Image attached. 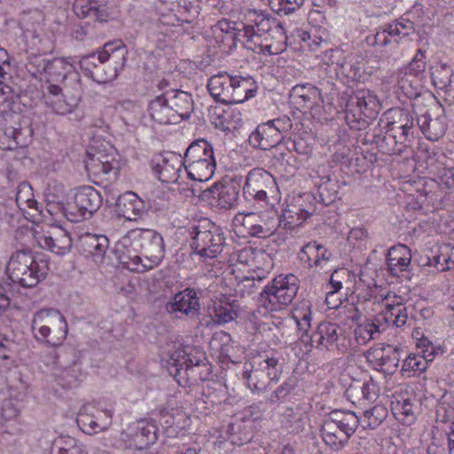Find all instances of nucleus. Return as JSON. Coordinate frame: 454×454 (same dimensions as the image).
Returning <instances> with one entry per match:
<instances>
[{
	"label": "nucleus",
	"instance_id": "obj_1",
	"mask_svg": "<svg viewBox=\"0 0 454 454\" xmlns=\"http://www.w3.org/2000/svg\"><path fill=\"white\" fill-rule=\"evenodd\" d=\"M114 252L128 270L143 272L158 266L166 249L160 232L153 229H132L116 243Z\"/></svg>",
	"mask_w": 454,
	"mask_h": 454
},
{
	"label": "nucleus",
	"instance_id": "obj_2",
	"mask_svg": "<svg viewBox=\"0 0 454 454\" xmlns=\"http://www.w3.org/2000/svg\"><path fill=\"white\" fill-rule=\"evenodd\" d=\"M49 270L47 256L34 254L28 247L13 252L6 266L9 278L25 288L36 286L46 278Z\"/></svg>",
	"mask_w": 454,
	"mask_h": 454
},
{
	"label": "nucleus",
	"instance_id": "obj_3",
	"mask_svg": "<svg viewBox=\"0 0 454 454\" xmlns=\"http://www.w3.org/2000/svg\"><path fill=\"white\" fill-rule=\"evenodd\" d=\"M188 232L191 238L190 247L200 257L214 259L226 246L225 231L208 218H200L191 223Z\"/></svg>",
	"mask_w": 454,
	"mask_h": 454
},
{
	"label": "nucleus",
	"instance_id": "obj_4",
	"mask_svg": "<svg viewBox=\"0 0 454 454\" xmlns=\"http://www.w3.org/2000/svg\"><path fill=\"white\" fill-rule=\"evenodd\" d=\"M32 332L39 342L58 347L67 337V323L58 309H43L34 315Z\"/></svg>",
	"mask_w": 454,
	"mask_h": 454
},
{
	"label": "nucleus",
	"instance_id": "obj_5",
	"mask_svg": "<svg viewBox=\"0 0 454 454\" xmlns=\"http://www.w3.org/2000/svg\"><path fill=\"white\" fill-rule=\"evenodd\" d=\"M184 163L185 171L192 180H209L216 167L212 145L205 139L193 141L184 153Z\"/></svg>",
	"mask_w": 454,
	"mask_h": 454
},
{
	"label": "nucleus",
	"instance_id": "obj_6",
	"mask_svg": "<svg viewBox=\"0 0 454 454\" xmlns=\"http://www.w3.org/2000/svg\"><path fill=\"white\" fill-rule=\"evenodd\" d=\"M300 281L294 274L279 275L267 285L259 296V303L274 311L289 305L297 294Z\"/></svg>",
	"mask_w": 454,
	"mask_h": 454
},
{
	"label": "nucleus",
	"instance_id": "obj_7",
	"mask_svg": "<svg viewBox=\"0 0 454 454\" xmlns=\"http://www.w3.org/2000/svg\"><path fill=\"white\" fill-rule=\"evenodd\" d=\"M250 369L243 372V379L253 393H262L272 382L279 380L282 366L279 359L268 355L253 358Z\"/></svg>",
	"mask_w": 454,
	"mask_h": 454
},
{
	"label": "nucleus",
	"instance_id": "obj_8",
	"mask_svg": "<svg viewBox=\"0 0 454 454\" xmlns=\"http://www.w3.org/2000/svg\"><path fill=\"white\" fill-rule=\"evenodd\" d=\"M277 189L274 176L263 168H255L248 172L243 186V194L247 200L266 203L268 194Z\"/></svg>",
	"mask_w": 454,
	"mask_h": 454
},
{
	"label": "nucleus",
	"instance_id": "obj_9",
	"mask_svg": "<svg viewBox=\"0 0 454 454\" xmlns=\"http://www.w3.org/2000/svg\"><path fill=\"white\" fill-rule=\"evenodd\" d=\"M240 186L233 182H218L201 192V199L218 209H231L238 204Z\"/></svg>",
	"mask_w": 454,
	"mask_h": 454
},
{
	"label": "nucleus",
	"instance_id": "obj_10",
	"mask_svg": "<svg viewBox=\"0 0 454 454\" xmlns=\"http://www.w3.org/2000/svg\"><path fill=\"white\" fill-rule=\"evenodd\" d=\"M34 239L39 247L60 256L68 254L73 246L69 232L60 226H51L41 231H35Z\"/></svg>",
	"mask_w": 454,
	"mask_h": 454
},
{
	"label": "nucleus",
	"instance_id": "obj_11",
	"mask_svg": "<svg viewBox=\"0 0 454 454\" xmlns=\"http://www.w3.org/2000/svg\"><path fill=\"white\" fill-rule=\"evenodd\" d=\"M299 210L301 213L300 215L298 212H295L297 215L296 220L293 215L294 212L291 210L285 212L281 217L277 211L273 210L259 214L261 222H258L259 228L257 229L260 231V238L265 239L271 236L278 227L292 230L295 226H299L309 216L308 212Z\"/></svg>",
	"mask_w": 454,
	"mask_h": 454
},
{
	"label": "nucleus",
	"instance_id": "obj_12",
	"mask_svg": "<svg viewBox=\"0 0 454 454\" xmlns=\"http://www.w3.org/2000/svg\"><path fill=\"white\" fill-rule=\"evenodd\" d=\"M364 144H375L379 151L384 154H402L406 147V141L398 138L397 135L387 132L380 122L370 128L364 136Z\"/></svg>",
	"mask_w": 454,
	"mask_h": 454
},
{
	"label": "nucleus",
	"instance_id": "obj_13",
	"mask_svg": "<svg viewBox=\"0 0 454 454\" xmlns=\"http://www.w3.org/2000/svg\"><path fill=\"white\" fill-rule=\"evenodd\" d=\"M379 122L387 128V132L397 135L403 141L408 142L410 137H413L414 118L406 109H389Z\"/></svg>",
	"mask_w": 454,
	"mask_h": 454
},
{
	"label": "nucleus",
	"instance_id": "obj_14",
	"mask_svg": "<svg viewBox=\"0 0 454 454\" xmlns=\"http://www.w3.org/2000/svg\"><path fill=\"white\" fill-rule=\"evenodd\" d=\"M77 247L85 257L90 258L97 264H101L106 256L109 239L106 235L86 232L79 237Z\"/></svg>",
	"mask_w": 454,
	"mask_h": 454
},
{
	"label": "nucleus",
	"instance_id": "obj_15",
	"mask_svg": "<svg viewBox=\"0 0 454 454\" xmlns=\"http://www.w3.org/2000/svg\"><path fill=\"white\" fill-rule=\"evenodd\" d=\"M348 107L356 106L359 110V119L356 125H350L351 129H362L366 125L364 120H360L364 115L367 118H372L380 109V101L377 96L369 90H357L348 100Z\"/></svg>",
	"mask_w": 454,
	"mask_h": 454
},
{
	"label": "nucleus",
	"instance_id": "obj_16",
	"mask_svg": "<svg viewBox=\"0 0 454 454\" xmlns=\"http://www.w3.org/2000/svg\"><path fill=\"white\" fill-rule=\"evenodd\" d=\"M114 208L119 217H123L128 221H137L146 212L145 202L133 192H127L120 195L116 200Z\"/></svg>",
	"mask_w": 454,
	"mask_h": 454
},
{
	"label": "nucleus",
	"instance_id": "obj_17",
	"mask_svg": "<svg viewBox=\"0 0 454 454\" xmlns=\"http://www.w3.org/2000/svg\"><path fill=\"white\" fill-rule=\"evenodd\" d=\"M200 309V305L197 292L192 288H186L177 293L166 304V310L168 313L181 312L186 316L197 314Z\"/></svg>",
	"mask_w": 454,
	"mask_h": 454
},
{
	"label": "nucleus",
	"instance_id": "obj_18",
	"mask_svg": "<svg viewBox=\"0 0 454 454\" xmlns=\"http://www.w3.org/2000/svg\"><path fill=\"white\" fill-rule=\"evenodd\" d=\"M343 333V328L337 324L322 322L310 336V340L317 349H332L337 347V341Z\"/></svg>",
	"mask_w": 454,
	"mask_h": 454
},
{
	"label": "nucleus",
	"instance_id": "obj_19",
	"mask_svg": "<svg viewBox=\"0 0 454 454\" xmlns=\"http://www.w3.org/2000/svg\"><path fill=\"white\" fill-rule=\"evenodd\" d=\"M148 112L152 120L160 124L167 125L179 122V115L174 114L168 96H166V91L149 101Z\"/></svg>",
	"mask_w": 454,
	"mask_h": 454
},
{
	"label": "nucleus",
	"instance_id": "obj_20",
	"mask_svg": "<svg viewBox=\"0 0 454 454\" xmlns=\"http://www.w3.org/2000/svg\"><path fill=\"white\" fill-rule=\"evenodd\" d=\"M321 88L309 83L297 84L290 91V98L298 109H311L321 98L323 90H326L325 84L320 82Z\"/></svg>",
	"mask_w": 454,
	"mask_h": 454
},
{
	"label": "nucleus",
	"instance_id": "obj_21",
	"mask_svg": "<svg viewBox=\"0 0 454 454\" xmlns=\"http://www.w3.org/2000/svg\"><path fill=\"white\" fill-rule=\"evenodd\" d=\"M184 165L180 156L168 153L163 157L160 162L156 163L153 168L158 178L162 183H177L182 173V166Z\"/></svg>",
	"mask_w": 454,
	"mask_h": 454
},
{
	"label": "nucleus",
	"instance_id": "obj_22",
	"mask_svg": "<svg viewBox=\"0 0 454 454\" xmlns=\"http://www.w3.org/2000/svg\"><path fill=\"white\" fill-rule=\"evenodd\" d=\"M283 137V135H278L269 121H266L259 124L250 134L248 143L254 148L268 150L278 145Z\"/></svg>",
	"mask_w": 454,
	"mask_h": 454
},
{
	"label": "nucleus",
	"instance_id": "obj_23",
	"mask_svg": "<svg viewBox=\"0 0 454 454\" xmlns=\"http://www.w3.org/2000/svg\"><path fill=\"white\" fill-rule=\"evenodd\" d=\"M73 9L80 19L91 17L102 22L109 16V8L106 0H75Z\"/></svg>",
	"mask_w": 454,
	"mask_h": 454
},
{
	"label": "nucleus",
	"instance_id": "obj_24",
	"mask_svg": "<svg viewBox=\"0 0 454 454\" xmlns=\"http://www.w3.org/2000/svg\"><path fill=\"white\" fill-rule=\"evenodd\" d=\"M417 124L428 140L437 141L446 132L447 117L442 114L433 119L429 114H422L417 118Z\"/></svg>",
	"mask_w": 454,
	"mask_h": 454
},
{
	"label": "nucleus",
	"instance_id": "obj_25",
	"mask_svg": "<svg viewBox=\"0 0 454 454\" xmlns=\"http://www.w3.org/2000/svg\"><path fill=\"white\" fill-rule=\"evenodd\" d=\"M231 76L226 73H220L208 80L207 87L215 101L230 105L231 104Z\"/></svg>",
	"mask_w": 454,
	"mask_h": 454
},
{
	"label": "nucleus",
	"instance_id": "obj_26",
	"mask_svg": "<svg viewBox=\"0 0 454 454\" xmlns=\"http://www.w3.org/2000/svg\"><path fill=\"white\" fill-rule=\"evenodd\" d=\"M74 198L78 206L83 210L88 218H90L95 212H97L102 205L101 194L91 186L80 187Z\"/></svg>",
	"mask_w": 454,
	"mask_h": 454
},
{
	"label": "nucleus",
	"instance_id": "obj_27",
	"mask_svg": "<svg viewBox=\"0 0 454 454\" xmlns=\"http://www.w3.org/2000/svg\"><path fill=\"white\" fill-rule=\"evenodd\" d=\"M210 121L215 129L226 133L238 129L243 123L240 112L231 108L215 109L210 117Z\"/></svg>",
	"mask_w": 454,
	"mask_h": 454
},
{
	"label": "nucleus",
	"instance_id": "obj_28",
	"mask_svg": "<svg viewBox=\"0 0 454 454\" xmlns=\"http://www.w3.org/2000/svg\"><path fill=\"white\" fill-rule=\"evenodd\" d=\"M158 427L146 419L137 421L132 439L137 449L144 450L153 444L158 438Z\"/></svg>",
	"mask_w": 454,
	"mask_h": 454
},
{
	"label": "nucleus",
	"instance_id": "obj_29",
	"mask_svg": "<svg viewBox=\"0 0 454 454\" xmlns=\"http://www.w3.org/2000/svg\"><path fill=\"white\" fill-rule=\"evenodd\" d=\"M231 104L242 103L255 95L257 85L251 77L231 76Z\"/></svg>",
	"mask_w": 454,
	"mask_h": 454
},
{
	"label": "nucleus",
	"instance_id": "obj_30",
	"mask_svg": "<svg viewBox=\"0 0 454 454\" xmlns=\"http://www.w3.org/2000/svg\"><path fill=\"white\" fill-rule=\"evenodd\" d=\"M168 101L175 114L179 115V121L188 119L193 111L192 95L179 90H166Z\"/></svg>",
	"mask_w": 454,
	"mask_h": 454
},
{
	"label": "nucleus",
	"instance_id": "obj_31",
	"mask_svg": "<svg viewBox=\"0 0 454 454\" xmlns=\"http://www.w3.org/2000/svg\"><path fill=\"white\" fill-rule=\"evenodd\" d=\"M299 257L309 268L323 267V263L329 261L331 253L323 245L313 241L309 242L301 248Z\"/></svg>",
	"mask_w": 454,
	"mask_h": 454
},
{
	"label": "nucleus",
	"instance_id": "obj_32",
	"mask_svg": "<svg viewBox=\"0 0 454 454\" xmlns=\"http://www.w3.org/2000/svg\"><path fill=\"white\" fill-rule=\"evenodd\" d=\"M112 418L113 411L106 409L102 411L99 416L79 413L77 422L82 425L83 430H87L89 434H92L107 429L112 424Z\"/></svg>",
	"mask_w": 454,
	"mask_h": 454
},
{
	"label": "nucleus",
	"instance_id": "obj_33",
	"mask_svg": "<svg viewBox=\"0 0 454 454\" xmlns=\"http://www.w3.org/2000/svg\"><path fill=\"white\" fill-rule=\"evenodd\" d=\"M346 394L348 397L356 399L357 402L364 400L372 403L379 397L380 387L372 378H369L363 383L360 381L352 383L346 390Z\"/></svg>",
	"mask_w": 454,
	"mask_h": 454
},
{
	"label": "nucleus",
	"instance_id": "obj_34",
	"mask_svg": "<svg viewBox=\"0 0 454 454\" xmlns=\"http://www.w3.org/2000/svg\"><path fill=\"white\" fill-rule=\"evenodd\" d=\"M199 359H193L184 348H179L170 354L166 367L168 373L176 378L181 374L182 370L184 369L187 372L192 366L199 365Z\"/></svg>",
	"mask_w": 454,
	"mask_h": 454
},
{
	"label": "nucleus",
	"instance_id": "obj_35",
	"mask_svg": "<svg viewBox=\"0 0 454 454\" xmlns=\"http://www.w3.org/2000/svg\"><path fill=\"white\" fill-rule=\"evenodd\" d=\"M231 36L234 37V47L240 43L247 50L262 53V42H259L258 35H254V29L250 25L238 23Z\"/></svg>",
	"mask_w": 454,
	"mask_h": 454
},
{
	"label": "nucleus",
	"instance_id": "obj_36",
	"mask_svg": "<svg viewBox=\"0 0 454 454\" xmlns=\"http://www.w3.org/2000/svg\"><path fill=\"white\" fill-rule=\"evenodd\" d=\"M350 273L346 268L337 269L332 273L326 286L327 292L325 295V302L331 309L338 308L341 304V298H338L333 301L331 299L339 294L342 289L343 283L348 281Z\"/></svg>",
	"mask_w": 454,
	"mask_h": 454
},
{
	"label": "nucleus",
	"instance_id": "obj_37",
	"mask_svg": "<svg viewBox=\"0 0 454 454\" xmlns=\"http://www.w3.org/2000/svg\"><path fill=\"white\" fill-rule=\"evenodd\" d=\"M327 418L347 435L348 440L354 434L360 424V419L353 411H333Z\"/></svg>",
	"mask_w": 454,
	"mask_h": 454
},
{
	"label": "nucleus",
	"instance_id": "obj_38",
	"mask_svg": "<svg viewBox=\"0 0 454 454\" xmlns=\"http://www.w3.org/2000/svg\"><path fill=\"white\" fill-rule=\"evenodd\" d=\"M320 432L325 443L334 450H341L348 442L347 435L328 418L323 420Z\"/></svg>",
	"mask_w": 454,
	"mask_h": 454
},
{
	"label": "nucleus",
	"instance_id": "obj_39",
	"mask_svg": "<svg viewBox=\"0 0 454 454\" xmlns=\"http://www.w3.org/2000/svg\"><path fill=\"white\" fill-rule=\"evenodd\" d=\"M85 379L81 362L75 358L71 364L66 365L59 374V384L65 388H73Z\"/></svg>",
	"mask_w": 454,
	"mask_h": 454
},
{
	"label": "nucleus",
	"instance_id": "obj_40",
	"mask_svg": "<svg viewBox=\"0 0 454 454\" xmlns=\"http://www.w3.org/2000/svg\"><path fill=\"white\" fill-rule=\"evenodd\" d=\"M59 82L64 90L62 95L69 98L73 105H75L82 94L80 74L74 67L67 75L63 76Z\"/></svg>",
	"mask_w": 454,
	"mask_h": 454
},
{
	"label": "nucleus",
	"instance_id": "obj_41",
	"mask_svg": "<svg viewBox=\"0 0 454 454\" xmlns=\"http://www.w3.org/2000/svg\"><path fill=\"white\" fill-rule=\"evenodd\" d=\"M277 20L269 18L263 14H258L254 20V24L250 25L254 29V35H258L259 42H262V53H272V43H267V36Z\"/></svg>",
	"mask_w": 454,
	"mask_h": 454
},
{
	"label": "nucleus",
	"instance_id": "obj_42",
	"mask_svg": "<svg viewBox=\"0 0 454 454\" xmlns=\"http://www.w3.org/2000/svg\"><path fill=\"white\" fill-rule=\"evenodd\" d=\"M424 79L410 74H399L397 86L398 90L404 97L410 99H415L422 95L424 91Z\"/></svg>",
	"mask_w": 454,
	"mask_h": 454
},
{
	"label": "nucleus",
	"instance_id": "obj_43",
	"mask_svg": "<svg viewBox=\"0 0 454 454\" xmlns=\"http://www.w3.org/2000/svg\"><path fill=\"white\" fill-rule=\"evenodd\" d=\"M101 59L109 60L114 59V64L124 67L127 61L128 50L122 41L106 43L102 51L98 52Z\"/></svg>",
	"mask_w": 454,
	"mask_h": 454
},
{
	"label": "nucleus",
	"instance_id": "obj_44",
	"mask_svg": "<svg viewBox=\"0 0 454 454\" xmlns=\"http://www.w3.org/2000/svg\"><path fill=\"white\" fill-rule=\"evenodd\" d=\"M19 122L17 127H9L5 129L4 133L8 137H11L15 142L16 145L27 146L30 142L33 129L30 126L29 121L26 117L19 116Z\"/></svg>",
	"mask_w": 454,
	"mask_h": 454
},
{
	"label": "nucleus",
	"instance_id": "obj_45",
	"mask_svg": "<svg viewBox=\"0 0 454 454\" xmlns=\"http://www.w3.org/2000/svg\"><path fill=\"white\" fill-rule=\"evenodd\" d=\"M427 350L423 351V355L411 354L403 361L402 371L403 372H411L413 374L425 372L428 363L434 358V351L432 350L427 354Z\"/></svg>",
	"mask_w": 454,
	"mask_h": 454
},
{
	"label": "nucleus",
	"instance_id": "obj_46",
	"mask_svg": "<svg viewBox=\"0 0 454 454\" xmlns=\"http://www.w3.org/2000/svg\"><path fill=\"white\" fill-rule=\"evenodd\" d=\"M281 415L282 424L290 433L298 434L304 429L305 417L299 407L285 406Z\"/></svg>",
	"mask_w": 454,
	"mask_h": 454
},
{
	"label": "nucleus",
	"instance_id": "obj_47",
	"mask_svg": "<svg viewBox=\"0 0 454 454\" xmlns=\"http://www.w3.org/2000/svg\"><path fill=\"white\" fill-rule=\"evenodd\" d=\"M114 59H111L110 61L106 59H98L97 62V68L93 73V81L98 83H106L114 81L119 72L123 69L121 67H118L114 64Z\"/></svg>",
	"mask_w": 454,
	"mask_h": 454
},
{
	"label": "nucleus",
	"instance_id": "obj_48",
	"mask_svg": "<svg viewBox=\"0 0 454 454\" xmlns=\"http://www.w3.org/2000/svg\"><path fill=\"white\" fill-rule=\"evenodd\" d=\"M47 212L53 215L54 209L57 207L60 210L61 214L72 223H79L84 219H88L86 214H83V210L78 206L76 199L74 197L73 201L67 202L66 205L63 204H48Z\"/></svg>",
	"mask_w": 454,
	"mask_h": 454
},
{
	"label": "nucleus",
	"instance_id": "obj_49",
	"mask_svg": "<svg viewBox=\"0 0 454 454\" xmlns=\"http://www.w3.org/2000/svg\"><path fill=\"white\" fill-rule=\"evenodd\" d=\"M379 355L380 354H377L375 359L380 369L387 373H394L398 368L400 361L398 348L388 345L382 348L380 356Z\"/></svg>",
	"mask_w": 454,
	"mask_h": 454
},
{
	"label": "nucleus",
	"instance_id": "obj_50",
	"mask_svg": "<svg viewBox=\"0 0 454 454\" xmlns=\"http://www.w3.org/2000/svg\"><path fill=\"white\" fill-rule=\"evenodd\" d=\"M74 68L67 59L54 58L50 59L45 76L47 82H59L63 76L67 75Z\"/></svg>",
	"mask_w": 454,
	"mask_h": 454
},
{
	"label": "nucleus",
	"instance_id": "obj_51",
	"mask_svg": "<svg viewBox=\"0 0 454 454\" xmlns=\"http://www.w3.org/2000/svg\"><path fill=\"white\" fill-rule=\"evenodd\" d=\"M387 416V410L385 406L376 404L371 409L364 411L360 419L363 428L374 429L380 426Z\"/></svg>",
	"mask_w": 454,
	"mask_h": 454
},
{
	"label": "nucleus",
	"instance_id": "obj_52",
	"mask_svg": "<svg viewBox=\"0 0 454 454\" xmlns=\"http://www.w3.org/2000/svg\"><path fill=\"white\" fill-rule=\"evenodd\" d=\"M57 454H87L83 445L76 439L70 436L58 438L52 446V451Z\"/></svg>",
	"mask_w": 454,
	"mask_h": 454
},
{
	"label": "nucleus",
	"instance_id": "obj_53",
	"mask_svg": "<svg viewBox=\"0 0 454 454\" xmlns=\"http://www.w3.org/2000/svg\"><path fill=\"white\" fill-rule=\"evenodd\" d=\"M380 333L379 325L371 320L359 324L354 331L356 340L359 345L367 344L370 340L376 339Z\"/></svg>",
	"mask_w": 454,
	"mask_h": 454
},
{
	"label": "nucleus",
	"instance_id": "obj_54",
	"mask_svg": "<svg viewBox=\"0 0 454 454\" xmlns=\"http://www.w3.org/2000/svg\"><path fill=\"white\" fill-rule=\"evenodd\" d=\"M387 31H388V35L393 38L394 42L399 43L401 39L414 34L415 29L412 21L402 20L387 24Z\"/></svg>",
	"mask_w": 454,
	"mask_h": 454
},
{
	"label": "nucleus",
	"instance_id": "obj_55",
	"mask_svg": "<svg viewBox=\"0 0 454 454\" xmlns=\"http://www.w3.org/2000/svg\"><path fill=\"white\" fill-rule=\"evenodd\" d=\"M453 69L446 64H441L432 71V80L435 87L445 90L451 84Z\"/></svg>",
	"mask_w": 454,
	"mask_h": 454
},
{
	"label": "nucleus",
	"instance_id": "obj_56",
	"mask_svg": "<svg viewBox=\"0 0 454 454\" xmlns=\"http://www.w3.org/2000/svg\"><path fill=\"white\" fill-rule=\"evenodd\" d=\"M426 56L425 53L421 50H418L417 53L413 57L412 60L409 63V65L402 70L399 74H411L414 77H418L425 80V71H426Z\"/></svg>",
	"mask_w": 454,
	"mask_h": 454
},
{
	"label": "nucleus",
	"instance_id": "obj_57",
	"mask_svg": "<svg viewBox=\"0 0 454 454\" xmlns=\"http://www.w3.org/2000/svg\"><path fill=\"white\" fill-rule=\"evenodd\" d=\"M214 314L217 325L227 324L239 317V312L234 303L220 302L215 304L214 307Z\"/></svg>",
	"mask_w": 454,
	"mask_h": 454
},
{
	"label": "nucleus",
	"instance_id": "obj_58",
	"mask_svg": "<svg viewBox=\"0 0 454 454\" xmlns=\"http://www.w3.org/2000/svg\"><path fill=\"white\" fill-rule=\"evenodd\" d=\"M396 419L403 425H411L415 421V411L410 399L398 401L395 407Z\"/></svg>",
	"mask_w": 454,
	"mask_h": 454
},
{
	"label": "nucleus",
	"instance_id": "obj_59",
	"mask_svg": "<svg viewBox=\"0 0 454 454\" xmlns=\"http://www.w3.org/2000/svg\"><path fill=\"white\" fill-rule=\"evenodd\" d=\"M50 59L41 54H31L27 58L26 69L34 77L46 74Z\"/></svg>",
	"mask_w": 454,
	"mask_h": 454
},
{
	"label": "nucleus",
	"instance_id": "obj_60",
	"mask_svg": "<svg viewBox=\"0 0 454 454\" xmlns=\"http://www.w3.org/2000/svg\"><path fill=\"white\" fill-rule=\"evenodd\" d=\"M337 198L336 185L330 179L322 182L317 187L315 199L324 205H331Z\"/></svg>",
	"mask_w": 454,
	"mask_h": 454
},
{
	"label": "nucleus",
	"instance_id": "obj_61",
	"mask_svg": "<svg viewBox=\"0 0 454 454\" xmlns=\"http://www.w3.org/2000/svg\"><path fill=\"white\" fill-rule=\"evenodd\" d=\"M296 386L295 378H288L281 385H279L270 395L267 397V403L270 404L277 403L283 401Z\"/></svg>",
	"mask_w": 454,
	"mask_h": 454
},
{
	"label": "nucleus",
	"instance_id": "obj_62",
	"mask_svg": "<svg viewBox=\"0 0 454 454\" xmlns=\"http://www.w3.org/2000/svg\"><path fill=\"white\" fill-rule=\"evenodd\" d=\"M304 0H270V4L278 13L289 15L299 10Z\"/></svg>",
	"mask_w": 454,
	"mask_h": 454
},
{
	"label": "nucleus",
	"instance_id": "obj_63",
	"mask_svg": "<svg viewBox=\"0 0 454 454\" xmlns=\"http://www.w3.org/2000/svg\"><path fill=\"white\" fill-rule=\"evenodd\" d=\"M260 215L257 213H247L241 215V226L247 231V234L260 238L259 228Z\"/></svg>",
	"mask_w": 454,
	"mask_h": 454
},
{
	"label": "nucleus",
	"instance_id": "obj_64",
	"mask_svg": "<svg viewBox=\"0 0 454 454\" xmlns=\"http://www.w3.org/2000/svg\"><path fill=\"white\" fill-rule=\"evenodd\" d=\"M390 316L394 317V325L396 327H403L406 325L409 316L408 308L402 303L389 306Z\"/></svg>",
	"mask_w": 454,
	"mask_h": 454
}]
</instances>
